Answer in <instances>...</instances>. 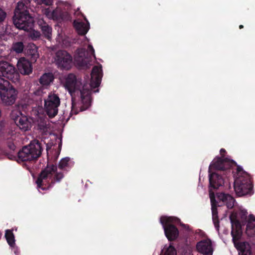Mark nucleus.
<instances>
[{
	"mask_svg": "<svg viewBox=\"0 0 255 255\" xmlns=\"http://www.w3.org/2000/svg\"><path fill=\"white\" fill-rule=\"evenodd\" d=\"M38 4H44L46 5H51L53 3V0H34ZM30 0H21L19 2H22L23 4L27 6V10H28V4Z\"/></svg>",
	"mask_w": 255,
	"mask_h": 255,
	"instance_id": "24",
	"label": "nucleus"
},
{
	"mask_svg": "<svg viewBox=\"0 0 255 255\" xmlns=\"http://www.w3.org/2000/svg\"><path fill=\"white\" fill-rule=\"evenodd\" d=\"M63 178L62 174L60 173H57L55 175V178L56 181H59Z\"/></svg>",
	"mask_w": 255,
	"mask_h": 255,
	"instance_id": "29",
	"label": "nucleus"
},
{
	"mask_svg": "<svg viewBox=\"0 0 255 255\" xmlns=\"http://www.w3.org/2000/svg\"><path fill=\"white\" fill-rule=\"evenodd\" d=\"M55 61L58 66L62 69H69L72 65L71 56L63 50L58 51L56 53Z\"/></svg>",
	"mask_w": 255,
	"mask_h": 255,
	"instance_id": "13",
	"label": "nucleus"
},
{
	"mask_svg": "<svg viewBox=\"0 0 255 255\" xmlns=\"http://www.w3.org/2000/svg\"><path fill=\"white\" fill-rule=\"evenodd\" d=\"M73 162L69 157H65L60 160L59 167L62 169L66 170L73 166Z\"/></svg>",
	"mask_w": 255,
	"mask_h": 255,
	"instance_id": "21",
	"label": "nucleus"
},
{
	"mask_svg": "<svg viewBox=\"0 0 255 255\" xmlns=\"http://www.w3.org/2000/svg\"><path fill=\"white\" fill-rule=\"evenodd\" d=\"M38 24L40 26L41 29L45 36L50 39L51 36L52 28L43 19H39L38 21Z\"/></svg>",
	"mask_w": 255,
	"mask_h": 255,
	"instance_id": "20",
	"label": "nucleus"
},
{
	"mask_svg": "<svg viewBox=\"0 0 255 255\" xmlns=\"http://www.w3.org/2000/svg\"><path fill=\"white\" fill-rule=\"evenodd\" d=\"M60 104V98L57 94L50 93L48 95L44 101V108L49 117H54L57 114Z\"/></svg>",
	"mask_w": 255,
	"mask_h": 255,
	"instance_id": "9",
	"label": "nucleus"
},
{
	"mask_svg": "<svg viewBox=\"0 0 255 255\" xmlns=\"http://www.w3.org/2000/svg\"><path fill=\"white\" fill-rule=\"evenodd\" d=\"M85 22L79 20L74 21L73 25L77 32L79 34L85 35L88 31L90 28V24L86 17H84Z\"/></svg>",
	"mask_w": 255,
	"mask_h": 255,
	"instance_id": "17",
	"label": "nucleus"
},
{
	"mask_svg": "<svg viewBox=\"0 0 255 255\" xmlns=\"http://www.w3.org/2000/svg\"><path fill=\"white\" fill-rule=\"evenodd\" d=\"M183 226H184L185 227V228L187 229V230H188L189 229V226H188L185 225H183Z\"/></svg>",
	"mask_w": 255,
	"mask_h": 255,
	"instance_id": "33",
	"label": "nucleus"
},
{
	"mask_svg": "<svg viewBox=\"0 0 255 255\" xmlns=\"http://www.w3.org/2000/svg\"><path fill=\"white\" fill-rule=\"evenodd\" d=\"M197 251L204 255H212L213 247L211 241L209 239H203L197 243Z\"/></svg>",
	"mask_w": 255,
	"mask_h": 255,
	"instance_id": "15",
	"label": "nucleus"
},
{
	"mask_svg": "<svg viewBox=\"0 0 255 255\" xmlns=\"http://www.w3.org/2000/svg\"><path fill=\"white\" fill-rule=\"evenodd\" d=\"M13 20L15 26L19 29L28 32V36L32 39H36L40 37V32L33 29V17L27 10V6L22 2H17Z\"/></svg>",
	"mask_w": 255,
	"mask_h": 255,
	"instance_id": "4",
	"label": "nucleus"
},
{
	"mask_svg": "<svg viewBox=\"0 0 255 255\" xmlns=\"http://www.w3.org/2000/svg\"><path fill=\"white\" fill-rule=\"evenodd\" d=\"M162 255H177L175 249L171 245H165L162 250Z\"/></svg>",
	"mask_w": 255,
	"mask_h": 255,
	"instance_id": "23",
	"label": "nucleus"
},
{
	"mask_svg": "<svg viewBox=\"0 0 255 255\" xmlns=\"http://www.w3.org/2000/svg\"><path fill=\"white\" fill-rule=\"evenodd\" d=\"M91 55L95 58V50L93 46L89 44L87 52L83 48L77 50L74 56V61L80 67H87L89 62V57Z\"/></svg>",
	"mask_w": 255,
	"mask_h": 255,
	"instance_id": "10",
	"label": "nucleus"
},
{
	"mask_svg": "<svg viewBox=\"0 0 255 255\" xmlns=\"http://www.w3.org/2000/svg\"><path fill=\"white\" fill-rule=\"evenodd\" d=\"M11 247L12 248L14 253L16 255H18V254L19 253L18 248L17 247H15L14 246H13V247Z\"/></svg>",
	"mask_w": 255,
	"mask_h": 255,
	"instance_id": "30",
	"label": "nucleus"
},
{
	"mask_svg": "<svg viewBox=\"0 0 255 255\" xmlns=\"http://www.w3.org/2000/svg\"><path fill=\"white\" fill-rule=\"evenodd\" d=\"M57 40L60 43H63V39L62 38V35H61L60 34H58V36L57 38Z\"/></svg>",
	"mask_w": 255,
	"mask_h": 255,
	"instance_id": "31",
	"label": "nucleus"
},
{
	"mask_svg": "<svg viewBox=\"0 0 255 255\" xmlns=\"http://www.w3.org/2000/svg\"><path fill=\"white\" fill-rule=\"evenodd\" d=\"M42 149L41 143L34 140L18 152V156L22 161L34 160L41 155Z\"/></svg>",
	"mask_w": 255,
	"mask_h": 255,
	"instance_id": "6",
	"label": "nucleus"
},
{
	"mask_svg": "<svg viewBox=\"0 0 255 255\" xmlns=\"http://www.w3.org/2000/svg\"><path fill=\"white\" fill-rule=\"evenodd\" d=\"M232 224L231 235L234 245L239 252V255H251L250 245L246 242L238 243L242 235V226L247 222L246 233L248 236L255 235V217L250 215L248 217L247 210L242 207L238 212H233L230 216Z\"/></svg>",
	"mask_w": 255,
	"mask_h": 255,
	"instance_id": "3",
	"label": "nucleus"
},
{
	"mask_svg": "<svg viewBox=\"0 0 255 255\" xmlns=\"http://www.w3.org/2000/svg\"><path fill=\"white\" fill-rule=\"evenodd\" d=\"M42 13L49 19L54 20H68L71 19L70 15L67 11H62L61 9L57 7L53 9L52 7L43 8Z\"/></svg>",
	"mask_w": 255,
	"mask_h": 255,
	"instance_id": "11",
	"label": "nucleus"
},
{
	"mask_svg": "<svg viewBox=\"0 0 255 255\" xmlns=\"http://www.w3.org/2000/svg\"><path fill=\"white\" fill-rule=\"evenodd\" d=\"M0 76L5 77L13 83L19 81V75L16 72L14 67L5 61L0 62Z\"/></svg>",
	"mask_w": 255,
	"mask_h": 255,
	"instance_id": "12",
	"label": "nucleus"
},
{
	"mask_svg": "<svg viewBox=\"0 0 255 255\" xmlns=\"http://www.w3.org/2000/svg\"><path fill=\"white\" fill-rule=\"evenodd\" d=\"M18 91L13 87L8 88L0 95L2 103L5 106L12 105L15 102Z\"/></svg>",
	"mask_w": 255,
	"mask_h": 255,
	"instance_id": "14",
	"label": "nucleus"
},
{
	"mask_svg": "<svg viewBox=\"0 0 255 255\" xmlns=\"http://www.w3.org/2000/svg\"><path fill=\"white\" fill-rule=\"evenodd\" d=\"M6 12L0 8V22L3 21L6 17Z\"/></svg>",
	"mask_w": 255,
	"mask_h": 255,
	"instance_id": "28",
	"label": "nucleus"
},
{
	"mask_svg": "<svg viewBox=\"0 0 255 255\" xmlns=\"http://www.w3.org/2000/svg\"><path fill=\"white\" fill-rule=\"evenodd\" d=\"M217 199L219 201L225 205L228 209L232 208L235 204V200L230 194L224 193H220L217 195Z\"/></svg>",
	"mask_w": 255,
	"mask_h": 255,
	"instance_id": "18",
	"label": "nucleus"
},
{
	"mask_svg": "<svg viewBox=\"0 0 255 255\" xmlns=\"http://www.w3.org/2000/svg\"><path fill=\"white\" fill-rule=\"evenodd\" d=\"M54 76L51 73H45L39 79V83L42 86L47 87L52 83Z\"/></svg>",
	"mask_w": 255,
	"mask_h": 255,
	"instance_id": "19",
	"label": "nucleus"
},
{
	"mask_svg": "<svg viewBox=\"0 0 255 255\" xmlns=\"http://www.w3.org/2000/svg\"><path fill=\"white\" fill-rule=\"evenodd\" d=\"M12 87L13 86L10 85L8 81L0 77V95Z\"/></svg>",
	"mask_w": 255,
	"mask_h": 255,
	"instance_id": "26",
	"label": "nucleus"
},
{
	"mask_svg": "<svg viewBox=\"0 0 255 255\" xmlns=\"http://www.w3.org/2000/svg\"><path fill=\"white\" fill-rule=\"evenodd\" d=\"M226 151L224 149L222 148L220 150V154L222 155L223 153H225Z\"/></svg>",
	"mask_w": 255,
	"mask_h": 255,
	"instance_id": "32",
	"label": "nucleus"
},
{
	"mask_svg": "<svg viewBox=\"0 0 255 255\" xmlns=\"http://www.w3.org/2000/svg\"><path fill=\"white\" fill-rule=\"evenodd\" d=\"M103 76L102 66H94L91 73L90 85L83 83L82 79L74 74L65 76L62 81L64 87L68 91L72 100L71 114L85 111L91 105V89L98 87Z\"/></svg>",
	"mask_w": 255,
	"mask_h": 255,
	"instance_id": "2",
	"label": "nucleus"
},
{
	"mask_svg": "<svg viewBox=\"0 0 255 255\" xmlns=\"http://www.w3.org/2000/svg\"><path fill=\"white\" fill-rule=\"evenodd\" d=\"M17 67L20 73L24 75H28L32 72L31 63L26 58H20L17 61Z\"/></svg>",
	"mask_w": 255,
	"mask_h": 255,
	"instance_id": "16",
	"label": "nucleus"
},
{
	"mask_svg": "<svg viewBox=\"0 0 255 255\" xmlns=\"http://www.w3.org/2000/svg\"><path fill=\"white\" fill-rule=\"evenodd\" d=\"M236 166V171H234V189L238 196L251 195L252 193V185L250 175L245 172L241 166H236L233 160L228 158H224L223 156L221 158H215L209 167L210 187L217 189L224 184V179L218 173L212 172V170H225L230 167ZM210 198L212 206V219L215 227L219 230V221L218 219L217 204L215 199L214 193L210 188Z\"/></svg>",
	"mask_w": 255,
	"mask_h": 255,
	"instance_id": "1",
	"label": "nucleus"
},
{
	"mask_svg": "<svg viewBox=\"0 0 255 255\" xmlns=\"http://www.w3.org/2000/svg\"><path fill=\"white\" fill-rule=\"evenodd\" d=\"M56 167L52 164L48 165L43 170L38 177L36 183L37 185L38 191L41 192V190H44L49 187L50 182H52V177L55 173Z\"/></svg>",
	"mask_w": 255,
	"mask_h": 255,
	"instance_id": "8",
	"label": "nucleus"
},
{
	"mask_svg": "<svg viewBox=\"0 0 255 255\" xmlns=\"http://www.w3.org/2000/svg\"><path fill=\"white\" fill-rule=\"evenodd\" d=\"M24 45L22 42H16L13 43L12 46V49L17 53H21L23 51Z\"/></svg>",
	"mask_w": 255,
	"mask_h": 255,
	"instance_id": "27",
	"label": "nucleus"
},
{
	"mask_svg": "<svg viewBox=\"0 0 255 255\" xmlns=\"http://www.w3.org/2000/svg\"><path fill=\"white\" fill-rule=\"evenodd\" d=\"M21 102H19L18 104L15 106V110L12 111V116L15 117V122L19 128V129L23 131H26L30 129L32 127V123L34 121H38V118H41V115L39 113L37 114L34 110L32 111V115H34V117H28L23 115L21 113V110H23L26 105H22Z\"/></svg>",
	"mask_w": 255,
	"mask_h": 255,
	"instance_id": "5",
	"label": "nucleus"
},
{
	"mask_svg": "<svg viewBox=\"0 0 255 255\" xmlns=\"http://www.w3.org/2000/svg\"><path fill=\"white\" fill-rule=\"evenodd\" d=\"M239 28H240V29H241V28H243V25H240V26H239Z\"/></svg>",
	"mask_w": 255,
	"mask_h": 255,
	"instance_id": "34",
	"label": "nucleus"
},
{
	"mask_svg": "<svg viewBox=\"0 0 255 255\" xmlns=\"http://www.w3.org/2000/svg\"><path fill=\"white\" fill-rule=\"evenodd\" d=\"M27 53L34 60H36L39 56V54L37 52V48L36 46L33 44H30L28 45Z\"/></svg>",
	"mask_w": 255,
	"mask_h": 255,
	"instance_id": "22",
	"label": "nucleus"
},
{
	"mask_svg": "<svg viewBox=\"0 0 255 255\" xmlns=\"http://www.w3.org/2000/svg\"><path fill=\"white\" fill-rule=\"evenodd\" d=\"M5 237L7 243L10 247L15 246V240L14 235L11 230H6L5 234Z\"/></svg>",
	"mask_w": 255,
	"mask_h": 255,
	"instance_id": "25",
	"label": "nucleus"
},
{
	"mask_svg": "<svg viewBox=\"0 0 255 255\" xmlns=\"http://www.w3.org/2000/svg\"><path fill=\"white\" fill-rule=\"evenodd\" d=\"M160 222L163 228L165 235L169 241L174 240L179 235V231L175 224L179 223V219L174 217L162 216Z\"/></svg>",
	"mask_w": 255,
	"mask_h": 255,
	"instance_id": "7",
	"label": "nucleus"
}]
</instances>
